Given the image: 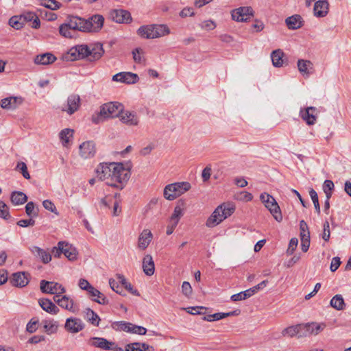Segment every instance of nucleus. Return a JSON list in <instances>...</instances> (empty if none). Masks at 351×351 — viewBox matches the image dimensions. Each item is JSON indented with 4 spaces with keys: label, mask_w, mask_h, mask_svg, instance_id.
<instances>
[{
    "label": "nucleus",
    "mask_w": 351,
    "mask_h": 351,
    "mask_svg": "<svg viewBox=\"0 0 351 351\" xmlns=\"http://www.w3.org/2000/svg\"><path fill=\"white\" fill-rule=\"evenodd\" d=\"M97 176L110 186L122 189L130 177V171L122 163H103L96 169Z\"/></svg>",
    "instance_id": "f257e3e1"
},
{
    "label": "nucleus",
    "mask_w": 351,
    "mask_h": 351,
    "mask_svg": "<svg viewBox=\"0 0 351 351\" xmlns=\"http://www.w3.org/2000/svg\"><path fill=\"white\" fill-rule=\"evenodd\" d=\"M170 33L169 27L165 25H142L137 29V34L143 38L154 39L160 38Z\"/></svg>",
    "instance_id": "f03ea898"
},
{
    "label": "nucleus",
    "mask_w": 351,
    "mask_h": 351,
    "mask_svg": "<svg viewBox=\"0 0 351 351\" xmlns=\"http://www.w3.org/2000/svg\"><path fill=\"white\" fill-rule=\"evenodd\" d=\"M234 210V207H226L223 205L219 206L206 220V226L208 228L215 227L230 216Z\"/></svg>",
    "instance_id": "7ed1b4c3"
},
{
    "label": "nucleus",
    "mask_w": 351,
    "mask_h": 351,
    "mask_svg": "<svg viewBox=\"0 0 351 351\" xmlns=\"http://www.w3.org/2000/svg\"><path fill=\"white\" fill-rule=\"evenodd\" d=\"M191 189L187 182H175L167 185L164 189V197L168 200H173Z\"/></svg>",
    "instance_id": "20e7f679"
},
{
    "label": "nucleus",
    "mask_w": 351,
    "mask_h": 351,
    "mask_svg": "<svg viewBox=\"0 0 351 351\" xmlns=\"http://www.w3.org/2000/svg\"><path fill=\"white\" fill-rule=\"evenodd\" d=\"M261 202L269 210L274 218L278 222L282 220V215L280 208L273 196L267 193H263L260 195Z\"/></svg>",
    "instance_id": "39448f33"
},
{
    "label": "nucleus",
    "mask_w": 351,
    "mask_h": 351,
    "mask_svg": "<svg viewBox=\"0 0 351 351\" xmlns=\"http://www.w3.org/2000/svg\"><path fill=\"white\" fill-rule=\"evenodd\" d=\"M52 254L54 257H60L63 254L69 261H74L77 258V252L71 245L64 241H60L58 246L53 247Z\"/></svg>",
    "instance_id": "423d86ee"
},
{
    "label": "nucleus",
    "mask_w": 351,
    "mask_h": 351,
    "mask_svg": "<svg viewBox=\"0 0 351 351\" xmlns=\"http://www.w3.org/2000/svg\"><path fill=\"white\" fill-rule=\"evenodd\" d=\"M300 338L308 337L311 335H317L321 332L325 328L326 324L324 323H317V322H308L306 324H300Z\"/></svg>",
    "instance_id": "0eeeda50"
},
{
    "label": "nucleus",
    "mask_w": 351,
    "mask_h": 351,
    "mask_svg": "<svg viewBox=\"0 0 351 351\" xmlns=\"http://www.w3.org/2000/svg\"><path fill=\"white\" fill-rule=\"evenodd\" d=\"M123 110V106L118 102H110L104 104L100 110V114L106 117H117Z\"/></svg>",
    "instance_id": "6e6552de"
},
{
    "label": "nucleus",
    "mask_w": 351,
    "mask_h": 351,
    "mask_svg": "<svg viewBox=\"0 0 351 351\" xmlns=\"http://www.w3.org/2000/svg\"><path fill=\"white\" fill-rule=\"evenodd\" d=\"M40 291L44 293L62 294L66 292L65 288L58 282L42 280L40 282Z\"/></svg>",
    "instance_id": "1a4fd4ad"
},
{
    "label": "nucleus",
    "mask_w": 351,
    "mask_h": 351,
    "mask_svg": "<svg viewBox=\"0 0 351 351\" xmlns=\"http://www.w3.org/2000/svg\"><path fill=\"white\" fill-rule=\"evenodd\" d=\"M66 21L69 22V25L73 29V32H88V28L90 27L85 19L77 16L69 15L66 18Z\"/></svg>",
    "instance_id": "9d476101"
},
{
    "label": "nucleus",
    "mask_w": 351,
    "mask_h": 351,
    "mask_svg": "<svg viewBox=\"0 0 351 351\" xmlns=\"http://www.w3.org/2000/svg\"><path fill=\"white\" fill-rule=\"evenodd\" d=\"M267 283L268 281L267 280H263L252 288H250L244 291H241L240 293L232 295L231 296V300L234 302H238L245 300L252 296L254 294L257 293L260 289H263L265 287L267 286Z\"/></svg>",
    "instance_id": "9b49d317"
},
{
    "label": "nucleus",
    "mask_w": 351,
    "mask_h": 351,
    "mask_svg": "<svg viewBox=\"0 0 351 351\" xmlns=\"http://www.w3.org/2000/svg\"><path fill=\"white\" fill-rule=\"evenodd\" d=\"M254 15L252 7H240L232 11L231 16L234 21L237 22H245Z\"/></svg>",
    "instance_id": "f8f14e48"
},
{
    "label": "nucleus",
    "mask_w": 351,
    "mask_h": 351,
    "mask_svg": "<svg viewBox=\"0 0 351 351\" xmlns=\"http://www.w3.org/2000/svg\"><path fill=\"white\" fill-rule=\"evenodd\" d=\"M110 17L117 23H130L132 21L131 14L128 11L122 9L111 10Z\"/></svg>",
    "instance_id": "ddd939ff"
},
{
    "label": "nucleus",
    "mask_w": 351,
    "mask_h": 351,
    "mask_svg": "<svg viewBox=\"0 0 351 351\" xmlns=\"http://www.w3.org/2000/svg\"><path fill=\"white\" fill-rule=\"evenodd\" d=\"M80 101L81 99L78 95L71 94L68 97L66 105L62 108V110L71 115L80 108Z\"/></svg>",
    "instance_id": "4468645a"
},
{
    "label": "nucleus",
    "mask_w": 351,
    "mask_h": 351,
    "mask_svg": "<svg viewBox=\"0 0 351 351\" xmlns=\"http://www.w3.org/2000/svg\"><path fill=\"white\" fill-rule=\"evenodd\" d=\"M112 80L127 84H133L138 82L139 77L137 74L132 72H120L113 75Z\"/></svg>",
    "instance_id": "2eb2a0df"
},
{
    "label": "nucleus",
    "mask_w": 351,
    "mask_h": 351,
    "mask_svg": "<svg viewBox=\"0 0 351 351\" xmlns=\"http://www.w3.org/2000/svg\"><path fill=\"white\" fill-rule=\"evenodd\" d=\"M317 112V108L311 106L306 108H301L300 110V116L307 125H312L316 122Z\"/></svg>",
    "instance_id": "dca6fc26"
},
{
    "label": "nucleus",
    "mask_w": 351,
    "mask_h": 351,
    "mask_svg": "<svg viewBox=\"0 0 351 351\" xmlns=\"http://www.w3.org/2000/svg\"><path fill=\"white\" fill-rule=\"evenodd\" d=\"M30 275L25 271H19L14 273L11 278L12 285L16 287H24L29 282Z\"/></svg>",
    "instance_id": "f3484780"
},
{
    "label": "nucleus",
    "mask_w": 351,
    "mask_h": 351,
    "mask_svg": "<svg viewBox=\"0 0 351 351\" xmlns=\"http://www.w3.org/2000/svg\"><path fill=\"white\" fill-rule=\"evenodd\" d=\"M64 328L71 333H77L84 329V325L80 319L69 317L66 320Z\"/></svg>",
    "instance_id": "a211bd4d"
},
{
    "label": "nucleus",
    "mask_w": 351,
    "mask_h": 351,
    "mask_svg": "<svg viewBox=\"0 0 351 351\" xmlns=\"http://www.w3.org/2000/svg\"><path fill=\"white\" fill-rule=\"evenodd\" d=\"M23 103L21 97H9L0 101V106L3 109L10 110L16 109Z\"/></svg>",
    "instance_id": "6ab92c4d"
},
{
    "label": "nucleus",
    "mask_w": 351,
    "mask_h": 351,
    "mask_svg": "<svg viewBox=\"0 0 351 351\" xmlns=\"http://www.w3.org/2000/svg\"><path fill=\"white\" fill-rule=\"evenodd\" d=\"M121 121L129 126H136L139 123V118L136 112L128 110L122 111L119 115Z\"/></svg>",
    "instance_id": "aec40b11"
},
{
    "label": "nucleus",
    "mask_w": 351,
    "mask_h": 351,
    "mask_svg": "<svg viewBox=\"0 0 351 351\" xmlns=\"http://www.w3.org/2000/svg\"><path fill=\"white\" fill-rule=\"evenodd\" d=\"M88 345L95 348H99L105 350H112L114 343L108 341L103 337H91L88 342Z\"/></svg>",
    "instance_id": "412c9836"
},
{
    "label": "nucleus",
    "mask_w": 351,
    "mask_h": 351,
    "mask_svg": "<svg viewBox=\"0 0 351 351\" xmlns=\"http://www.w3.org/2000/svg\"><path fill=\"white\" fill-rule=\"evenodd\" d=\"M329 3L327 0H319L315 3L313 12L316 17L326 16L328 13Z\"/></svg>",
    "instance_id": "4be33fe9"
},
{
    "label": "nucleus",
    "mask_w": 351,
    "mask_h": 351,
    "mask_svg": "<svg viewBox=\"0 0 351 351\" xmlns=\"http://www.w3.org/2000/svg\"><path fill=\"white\" fill-rule=\"evenodd\" d=\"M152 239V232L148 229L143 230L138 239V247L141 250H145L149 246Z\"/></svg>",
    "instance_id": "5701e85b"
},
{
    "label": "nucleus",
    "mask_w": 351,
    "mask_h": 351,
    "mask_svg": "<svg viewBox=\"0 0 351 351\" xmlns=\"http://www.w3.org/2000/svg\"><path fill=\"white\" fill-rule=\"evenodd\" d=\"M87 22H88L90 25V27L88 28V32H98L99 31L104 25V18L103 16L100 14H95L88 19H86Z\"/></svg>",
    "instance_id": "b1692460"
},
{
    "label": "nucleus",
    "mask_w": 351,
    "mask_h": 351,
    "mask_svg": "<svg viewBox=\"0 0 351 351\" xmlns=\"http://www.w3.org/2000/svg\"><path fill=\"white\" fill-rule=\"evenodd\" d=\"M80 154L84 158H89L95 154V144L92 141H86L80 145Z\"/></svg>",
    "instance_id": "393cba45"
},
{
    "label": "nucleus",
    "mask_w": 351,
    "mask_h": 351,
    "mask_svg": "<svg viewBox=\"0 0 351 351\" xmlns=\"http://www.w3.org/2000/svg\"><path fill=\"white\" fill-rule=\"evenodd\" d=\"M32 253L38 258H40L43 263H48L51 260V255L49 252L37 246H32L29 248Z\"/></svg>",
    "instance_id": "a878e982"
},
{
    "label": "nucleus",
    "mask_w": 351,
    "mask_h": 351,
    "mask_svg": "<svg viewBox=\"0 0 351 351\" xmlns=\"http://www.w3.org/2000/svg\"><path fill=\"white\" fill-rule=\"evenodd\" d=\"M38 304L48 313L56 315L59 312L58 307L49 299L41 298L38 300Z\"/></svg>",
    "instance_id": "bb28decb"
},
{
    "label": "nucleus",
    "mask_w": 351,
    "mask_h": 351,
    "mask_svg": "<svg viewBox=\"0 0 351 351\" xmlns=\"http://www.w3.org/2000/svg\"><path fill=\"white\" fill-rule=\"evenodd\" d=\"M56 60V57L51 53L38 55L34 58V63L40 65H48Z\"/></svg>",
    "instance_id": "cd10ccee"
},
{
    "label": "nucleus",
    "mask_w": 351,
    "mask_h": 351,
    "mask_svg": "<svg viewBox=\"0 0 351 351\" xmlns=\"http://www.w3.org/2000/svg\"><path fill=\"white\" fill-rule=\"evenodd\" d=\"M143 269L144 273L149 276H152L155 271L154 263L152 256L149 254L145 256L143 260Z\"/></svg>",
    "instance_id": "c85d7f7f"
},
{
    "label": "nucleus",
    "mask_w": 351,
    "mask_h": 351,
    "mask_svg": "<svg viewBox=\"0 0 351 351\" xmlns=\"http://www.w3.org/2000/svg\"><path fill=\"white\" fill-rule=\"evenodd\" d=\"M286 25L290 29H297L303 25L302 18L300 15L295 14L288 17L285 20Z\"/></svg>",
    "instance_id": "c756f323"
},
{
    "label": "nucleus",
    "mask_w": 351,
    "mask_h": 351,
    "mask_svg": "<svg viewBox=\"0 0 351 351\" xmlns=\"http://www.w3.org/2000/svg\"><path fill=\"white\" fill-rule=\"evenodd\" d=\"M104 52V50L101 43H95L93 45L90 47L89 60L94 61L99 59L102 56Z\"/></svg>",
    "instance_id": "7c9ffc66"
},
{
    "label": "nucleus",
    "mask_w": 351,
    "mask_h": 351,
    "mask_svg": "<svg viewBox=\"0 0 351 351\" xmlns=\"http://www.w3.org/2000/svg\"><path fill=\"white\" fill-rule=\"evenodd\" d=\"M11 202L16 205H22L27 201V196L21 191H13L10 195Z\"/></svg>",
    "instance_id": "2f4dec72"
},
{
    "label": "nucleus",
    "mask_w": 351,
    "mask_h": 351,
    "mask_svg": "<svg viewBox=\"0 0 351 351\" xmlns=\"http://www.w3.org/2000/svg\"><path fill=\"white\" fill-rule=\"evenodd\" d=\"M125 351H154V349L146 343H134L128 344Z\"/></svg>",
    "instance_id": "473e14b6"
},
{
    "label": "nucleus",
    "mask_w": 351,
    "mask_h": 351,
    "mask_svg": "<svg viewBox=\"0 0 351 351\" xmlns=\"http://www.w3.org/2000/svg\"><path fill=\"white\" fill-rule=\"evenodd\" d=\"M45 332L47 335H52L58 331V323L53 319L43 320L42 322Z\"/></svg>",
    "instance_id": "72a5a7b5"
},
{
    "label": "nucleus",
    "mask_w": 351,
    "mask_h": 351,
    "mask_svg": "<svg viewBox=\"0 0 351 351\" xmlns=\"http://www.w3.org/2000/svg\"><path fill=\"white\" fill-rule=\"evenodd\" d=\"M86 291L92 298H101V300H94L95 302L100 304H107L108 303V300L106 297L94 287L91 286Z\"/></svg>",
    "instance_id": "f704fd0d"
},
{
    "label": "nucleus",
    "mask_w": 351,
    "mask_h": 351,
    "mask_svg": "<svg viewBox=\"0 0 351 351\" xmlns=\"http://www.w3.org/2000/svg\"><path fill=\"white\" fill-rule=\"evenodd\" d=\"M299 71L303 75H309L310 70L313 69V63L309 60H299L298 61Z\"/></svg>",
    "instance_id": "c9c22d12"
},
{
    "label": "nucleus",
    "mask_w": 351,
    "mask_h": 351,
    "mask_svg": "<svg viewBox=\"0 0 351 351\" xmlns=\"http://www.w3.org/2000/svg\"><path fill=\"white\" fill-rule=\"evenodd\" d=\"M284 53L280 49H276L272 51L271 54V58L272 64L275 67H280L283 64Z\"/></svg>",
    "instance_id": "e433bc0d"
},
{
    "label": "nucleus",
    "mask_w": 351,
    "mask_h": 351,
    "mask_svg": "<svg viewBox=\"0 0 351 351\" xmlns=\"http://www.w3.org/2000/svg\"><path fill=\"white\" fill-rule=\"evenodd\" d=\"M330 306L336 310L341 311L345 308L346 304L343 296L340 294L335 295L330 302Z\"/></svg>",
    "instance_id": "4c0bfd02"
},
{
    "label": "nucleus",
    "mask_w": 351,
    "mask_h": 351,
    "mask_svg": "<svg viewBox=\"0 0 351 351\" xmlns=\"http://www.w3.org/2000/svg\"><path fill=\"white\" fill-rule=\"evenodd\" d=\"M117 278L118 279L119 282L125 287V289L128 290L129 292H130L132 294L136 296L140 295V293L138 291V290L133 288L131 283L127 281L124 276L121 274H117Z\"/></svg>",
    "instance_id": "58836bf2"
},
{
    "label": "nucleus",
    "mask_w": 351,
    "mask_h": 351,
    "mask_svg": "<svg viewBox=\"0 0 351 351\" xmlns=\"http://www.w3.org/2000/svg\"><path fill=\"white\" fill-rule=\"evenodd\" d=\"M56 303L63 308L69 311H74L73 301L66 295H63L60 300H56Z\"/></svg>",
    "instance_id": "ea45409f"
},
{
    "label": "nucleus",
    "mask_w": 351,
    "mask_h": 351,
    "mask_svg": "<svg viewBox=\"0 0 351 351\" xmlns=\"http://www.w3.org/2000/svg\"><path fill=\"white\" fill-rule=\"evenodd\" d=\"M59 33L64 38H71L73 37L74 32L70 25H69V22L66 20L65 23L60 25Z\"/></svg>",
    "instance_id": "a19ab883"
},
{
    "label": "nucleus",
    "mask_w": 351,
    "mask_h": 351,
    "mask_svg": "<svg viewBox=\"0 0 351 351\" xmlns=\"http://www.w3.org/2000/svg\"><path fill=\"white\" fill-rule=\"evenodd\" d=\"M282 335L285 337H293L298 335V338H300V326L299 324L295 326H291L285 328Z\"/></svg>",
    "instance_id": "79ce46f5"
},
{
    "label": "nucleus",
    "mask_w": 351,
    "mask_h": 351,
    "mask_svg": "<svg viewBox=\"0 0 351 351\" xmlns=\"http://www.w3.org/2000/svg\"><path fill=\"white\" fill-rule=\"evenodd\" d=\"M84 318L94 326H98L100 321L98 315L90 308L86 309Z\"/></svg>",
    "instance_id": "37998d69"
},
{
    "label": "nucleus",
    "mask_w": 351,
    "mask_h": 351,
    "mask_svg": "<svg viewBox=\"0 0 351 351\" xmlns=\"http://www.w3.org/2000/svg\"><path fill=\"white\" fill-rule=\"evenodd\" d=\"M73 130L69 128L64 129L60 132L59 137L62 141L64 147L67 146L70 138L73 136Z\"/></svg>",
    "instance_id": "c03bdc74"
},
{
    "label": "nucleus",
    "mask_w": 351,
    "mask_h": 351,
    "mask_svg": "<svg viewBox=\"0 0 351 351\" xmlns=\"http://www.w3.org/2000/svg\"><path fill=\"white\" fill-rule=\"evenodd\" d=\"M9 25L16 29H20L25 25L24 19L21 16H13L9 20Z\"/></svg>",
    "instance_id": "a18cd8bd"
},
{
    "label": "nucleus",
    "mask_w": 351,
    "mask_h": 351,
    "mask_svg": "<svg viewBox=\"0 0 351 351\" xmlns=\"http://www.w3.org/2000/svg\"><path fill=\"white\" fill-rule=\"evenodd\" d=\"M40 5L51 10H57L62 6V4L56 0H42Z\"/></svg>",
    "instance_id": "49530a36"
},
{
    "label": "nucleus",
    "mask_w": 351,
    "mask_h": 351,
    "mask_svg": "<svg viewBox=\"0 0 351 351\" xmlns=\"http://www.w3.org/2000/svg\"><path fill=\"white\" fill-rule=\"evenodd\" d=\"M131 323L123 321L114 322L112 324V327L116 330L128 332L130 330Z\"/></svg>",
    "instance_id": "de8ad7c7"
},
{
    "label": "nucleus",
    "mask_w": 351,
    "mask_h": 351,
    "mask_svg": "<svg viewBox=\"0 0 351 351\" xmlns=\"http://www.w3.org/2000/svg\"><path fill=\"white\" fill-rule=\"evenodd\" d=\"M25 213L30 217H36L38 215V208L33 202H29L25 206Z\"/></svg>",
    "instance_id": "09e8293b"
},
{
    "label": "nucleus",
    "mask_w": 351,
    "mask_h": 351,
    "mask_svg": "<svg viewBox=\"0 0 351 351\" xmlns=\"http://www.w3.org/2000/svg\"><path fill=\"white\" fill-rule=\"evenodd\" d=\"M77 54L80 58H88L89 59L90 47L86 45H77Z\"/></svg>",
    "instance_id": "8fccbe9b"
},
{
    "label": "nucleus",
    "mask_w": 351,
    "mask_h": 351,
    "mask_svg": "<svg viewBox=\"0 0 351 351\" xmlns=\"http://www.w3.org/2000/svg\"><path fill=\"white\" fill-rule=\"evenodd\" d=\"M309 195L313 202L314 207L318 215L320 214V206L319 203V199L317 192L313 189H311L309 191Z\"/></svg>",
    "instance_id": "3c124183"
},
{
    "label": "nucleus",
    "mask_w": 351,
    "mask_h": 351,
    "mask_svg": "<svg viewBox=\"0 0 351 351\" xmlns=\"http://www.w3.org/2000/svg\"><path fill=\"white\" fill-rule=\"evenodd\" d=\"M119 282H117L114 279L112 278L109 280L110 287L114 291L119 295H125L122 287L119 285Z\"/></svg>",
    "instance_id": "603ef678"
},
{
    "label": "nucleus",
    "mask_w": 351,
    "mask_h": 351,
    "mask_svg": "<svg viewBox=\"0 0 351 351\" xmlns=\"http://www.w3.org/2000/svg\"><path fill=\"white\" fill-rule=\"evenodd\" d=\"M16 170L21 171L23 176L27 179H30V175L27 171V167L26 164L23 162H19L16 167Z\"/></svg>",
    "instance_id": "864d4df0"
},
{
    "label": "nucleus",
    "mask_w": 351,
    "mask_h": 351,
    "mask_svg": "<svg viewBox=\"0 0 351 351\" xmlns=\"http://www.w3.org/2000/svg\"><path fill=\"white\" fill-rule=\"evenodd\" d=\"M76 46L69 49L64 58L69 61H73L77 59H80L79 54H77Z\"/></svg>",
    "instance_id": "5fc2aeb1"
},
{
    "label": "nucleus",
    "mask_w": 351,
    "mask_h": 351,
    "mask_svg": "<svg viewBox=\"0 0 351 351\" xmlns=\"http://www.w3.org/2000/svg\"><path fill=\"white\" fill-rule=\"evenodd\" d=\"M38 324V319L33 317L27 323L26 326V330L29 333H34L37 330V325Z\"/></svg>",
    "instance_id": "6e6d98bb"
},
{
    "label": "nucleus",
    "mask_w": 351,
    "mask_h": 351,
    "mask_svg": "<svg viewBox=\"0 0 351 351\" xmlns=\"http://www.w3.org/2000/svg\"><path fill=\"white\" fill-rule=\"evenodd\" d=\"M0 217L8 219L10 217L8 206L2 201L0 202Z\"/></svg>",
    "instance_id": "4d7b16f0"
},
{
    "label": "nucleus",
    "mask_w": 351,
    "mask_h": 351,
    "mask_svg": "<svg viewBox=\"0 0 351 351\" xmlns=\"http://www.w3.org/2000/svg\"><path fill=\"white\" fill-rule=\"evenodd\" d=\"M43 206L46 210L51 211V213L56 214V215H59V213L58 212L55 204L51 200H44L43 202Z\"/></svg>",
    "instance_id": "13d9d810"
},
{
    "label": "nucleus",
    "mask_w": 351,
    "mask_h": 351,
    "mask_svg": "<svg viewBox=\"0 0 351 351\" xmlns=\"http://www.w3.org/2000/svg\"><path fill=\"white\" fill-rule=\"evenodd\" d=\"M129 332L138 335H145L147 329L143 326H136L131 323Z\"/></svg>",
    "instance_id": "bf43d9fd"
},
{
    "label": "nucleus",
    "mask_w": 351,
    "mask_h": 351,
    "mask_svg": "<svg viewBox=\"0 0 351 351\" xmlns=\"http://www.w3.org/2000/svg\"><path fill=\"white\" fill-rule=\"evenodd\" d=\"M143 53V49L140 48H136L132 51V55L134 60L137 63H141L143 61V57L142 54Z\"/></svg>",
    "instance_id": "052dcab7"
},
{
    "label": "nucleus",
    "mask_w": 351,
    "mask_h": 351,
    "mask_svg": "<svg viewBox=\"0 0 351 351\" xmlns=\"http://www.w3.org/2000/svg\"><path fill=\"white\" fill-rule=\"evenodd\" d=\"M183 215L182 209L180 206H176L174 208L173 213L170 217L171 220L179 222L180 219Z\"/></svg>",
    "instance_id": "680f3d73"
},
{
    "label": "nucleus",
    "mask_w": 351,
    "mask_h": 351,
    "mask_svg": "<svg viewBox=\"0 0 351 351\" xmlns=\"http://www.w3.org/2000/svg\"><path fill=\"white\" fill-rule=\"evenodd\" d=\"M323 226H324V230H323V233H322V237L325 241H328L330 239V224H329L328 221H326L324 223Z\"/></svg>",
    "instance_id": "e2e57ef3"
},
{
    "label": "nucleus",
    "mask_w": 351,
    "mask_h": 351,
    "mask_svg": "<svg viewBox=\"0 0 351 351\" xmlns=\"http://www.w3.org/2000/svg\"><path fill=\"white\" fill-rule=\"evenodd\" d=\"M298 239L292 238L289 241V247L287 250V254L289 255L293 254L298 246Z\"/></svg>",
    "instance_id": "0e129e2a"
},
{
    "label": "nucleus",
    "mask_w": 351,
    "mask_h": 351,
    "mask_svg": "<svg viewBox=\"0 0 351 351\" xmlns=\"http://www.w3.org/2000/svg\"><path fill=\"white\" fill-rule=\"evenodd\" d=\"M182 293L189 297L192 293V287L189 282L184 281L182 285Z\"/></svg>",
    "instance_id": "69168bd1"
},
{
    "label": "nucleus",
    "mask_w": 351,
    "mask_h": 351,
    "mask_svg": "<svg viewBox=\"0 0 351 351\" xmlns=\"http://www.w3.org/2000/svg\"><path fill=\"white\" fill-rule=\"evenodd\" d=\"M341 261L339 257H334L332 259L330 269L331 271H335L340 266Z\"/></svg>",
    "instance_id": "338daca9"
},
{
    "label": "nucleus",
    "mask_w": 351,
    "mask_h": 351,
    "mask_svg": "<svg viewBox=\"0 0 351 351\" xmlns=\"http://www.w3.org/2000/svg\"><path fill=\"white\" fill-rule=\"evenodd\" d=\"M36 14L32 12H25L21 16L24 19V23L26 22H30L36 17Z\"/></svg>",
    "instance_id": "774afa93"
}]
</instances>
